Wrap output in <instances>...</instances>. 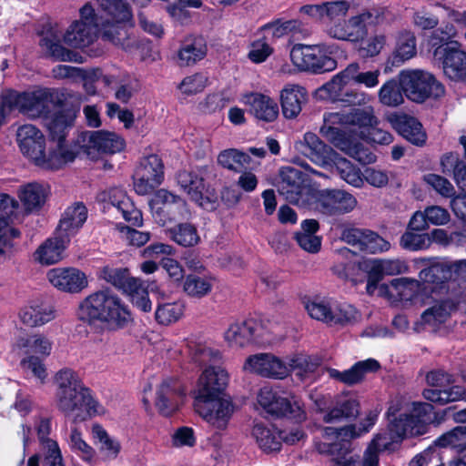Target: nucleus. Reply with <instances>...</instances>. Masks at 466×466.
Instances as JSON below:
<instances>
[{
    "label": "nucleus",
    "instance_id": "39",
    "mask_svg": "<svg viewBox=\"0 0 466 466\" xmlns=\"http://www.w3.org/2000/svg\"><path fill=\"white\" fill-rule=\"evenodd\" d=\"M463 267L466 268V260L453 264L436 263L420 270L419 277L425 285L426 283H443L451 279L453 272L461 270Z\"/></svg>",
    "mask_w": 466,
    "mask_h": 466
},
{
    "label": "nucleus",
    "instance_id": "33",
    "mask_svg": "<svg viewBox=\"0 0 466 466\" xmlns=\"http://www.w3.org/2000/svg\"><path fill=\"white\" fill-rule=\"evenodd\" d=\"M390 121L398 133L411 144L422 146L426 142V133L415 117L405 114L395 115Z\"/></svg>",
    "mask_w": 466,
    "mask_h": 466
},
{
    "label": "nucleus",
    "instance_id": "4",
    "mask_svg": "<svg viewBox=\"0 0 466 466\" xmlns=\"http://www.w3.org/2000/svg\"><path fill=\"white\" fill-rule=\"evenodd\" d=\"M56 401L57 409L66 416L85 410L90 416L104 413V408L94 399L78 374L68 368L55 375Z\"/></svg>",
    "mask_w": 466,
    "mask_h": 466
},
{
    "label": "nucleus",
    "instance_id": "30",
    "mask_svg": "<svg viewBox=\"0 0 466 466\" xmlns=\"http://www.w3.org/2000/svg\"><path fill=\"white\" fill-rule=\"evenodd\" d=\"M287 366L289 376L295 371L299 380L306 384H310L320 377L319 363L307 355L296 353L287 356Z\"/></svg>",
    "mask_w": 466,
    "mask_h": 466
},
{
    "label": "nucleus",
    "instance_id": "8",
    "mask_svg": "<svg viewBox=\"0 0 466 466\" xmlns=\"http://www.w3.org/2000/svg\"><path fill=\"white\" fill-rule=\"evenodd\" d=\"M101 10L106 18L104 38L116 46L126 48L125 41L127 39L126 26L131 22L132 13L128 4L124 0H98Z\"/></svg>",
    "mask_w": 466,
    "mask_h": 466
},
{
    "label": "nucleus",
    "instance_id": "43",
    "mask_svg": "<svg viewBox=\"0 0 466 466\" xmlns=\"http://www.w3.org/2000/svg\"><path fill=\"white\" fill-rule=\"evenodd\" d=\"M377 419L378 414L374 411H370L363 421L360 422L359 427L352 424L341 428L326 427L323 430V434L326 437L334 436L339 438V436H343L351 440L368 432L375 425Z\"/></svg>",
    "mask_w": 466,
    "mask_h": 466
},
{
    "label": "nucleus",
    "instance_id": "53",
    "mask_svg": "<svg viewBox=\"0 0 466 466\" xmlns=\"http://www.w3.org/2000/svg\"><path fill=\"white\" fill-rule=\"evenodd\" d=\"M365 268L371 269L381 279L385 275L393 276L404 273L407 265L400 259H370L365 262Z\"/></svg>",
    "mask_w": 466,
    "mask_h": 466
},
{
    "label": "nucleus",
    "instance_id": "2",
    "mask_svg": "<svg viewBox=\"0 0 466 466\" xmlns=\"http://www.w3.org/2000/svg\"><path fill=\"white\" fill-rule=\"evenodd\" d=\"M399 407L391 404L387 411L389 425L379 432L370 444L377 451L391 450L395 444L409 437L421 436L428 432L433 406L426 402H413L411 412L397 416Z\"/></svg>",
    "mask_w": 466,
    "mask_h": 466
},
{
    "label": "nucleus",
    "instance_id": "16",
    "mask_svg": "<svg viewBox=\"0 0 466 466\" xmlns=\"http://www.w3.org/2000/svg\"><path fill=\"white\" fill-rule=\"evenodd\" d=\"M153 217L158 224L165 225L167 221L183 217L187 212L184 199L170 191L161 188L157 190L149 201Z\"/></svg>",
    "mask_w": 466,
    "mask_h": 466
},
{
    "label": "nucleus",
    "instance_id": "34",
    "mask_svg": "<svg viewBox=\"0 0 466 466\" xmlns=\"http://www.w3.org/2000/svg\"><path fill=\"white\" fill-rule=\"evenodd\" d=\"M360 411V405L353 398L339 397L335 404L322 416L325 423L332 424L354 420Z\"/></svg>",
    "mask_w": 466,
    "mask_h": 466
},
{
    "label": "nucleus",
    "instance_id": "3",
    "mask_svg": "<svg viewBox=\"0 0 466 466\" xmlns=\"http://www.w3.org/2000/svg\"><path fill=\"white\" fill-rule=\"evenodd\" d=\"M78 319L88 325H100L110 330L128 326L132 314L123 299L109 289L90 293L77 308Z\"/></svg>",
    "mask_w": 466,
    "mask_h": 466
},
{
    "label": "nucleus",
    "instance_id": "54",
    "mask_svg": "<svg viewBox=\"0 0 466 466\" xmlns=\"http://www.w3.org/2000/svg\"><path fill=\"white\" fill-rule=\"evenodd\" d=\"M172 240L183 247H194L200 241L197 228L191 223H180L168 229Z\"/></svg>",
    "mask_w": 466,
    "mask_h": 466
},
{
    "label": "nucleus",
    "instance_id": "23",
    "mask_svg": "<svg viewBox=\"0 0 466 466\" xmlns=\"http://www.w3.org/2000/svg\"><path fill=\"white\" fill-rule=\"evenodd\" d=\"M228 382V374L219 366H209L201 373L195 400L220 398Z\"/></svg>",
    "mask_w": 466,
    "mask_h": 466
},
{
    "label": "nucleus",
    "instance_id": "47",
    "mask_svg": "<svg viewBox=\"0 0 466 466\" xmlns=\"http://www.w3.org/2000/svg\"><path fill=\"white\" fill-rule=\"evenodd\" d=\"M319 230V223L315 219H305L301 223V230L295 234V239L301 248L317 253L320 249L321 239L316 236Z\"/></svg>",
    "mask_w": 466,
    "mask_h": 466
},
{
    "label": "nucleus",
    "instance_id": "9",
    "mask_svg": "<svg viewBox=\"0 0 466 466\" xmlns=\"http://www.w3.org/2000/svg\"><path fill=\"white\" fill-rule=\"evenodd\" d=\"M350 73H352L351 67H346L339 72L317 89L316 96L319 99L339 102L349 106L366 105L370 100L367 94L348 87L349 83L351 82L349 75Z\"/></svg>",
    "mask_w": 466,
    "mask_h": 466
},
{
    "label": "nucleus",
    "instance_id": "60",
    "mask_svg": "<svg viewBox=\"0 0 466 466\" xmlns=\"http://www.w3.org/2000/svg\"><path fill=\"white\" fill-rule=\"evenodd\" d=\"M443 171L452 169L457 186L466 193V163L460 161L453 153L444 156L441 159Z\"/></svg>",
    "mask_w": 466,
    "mask_h": 466
},
{
    "label": "nucleus",
    "instance_id": "45",
    "mask_svg": "<svg viewBox=\"0 0 466 466\" xmlns=\"http://www.w3.org/2000/svg\"><path fill=\"white\" fill-rule=\"evenodd\" d=\"M177 183L195 202H200L206 189L204 178L194 171H180L177 175Z\"/></svg>",
    "mask_w": 466,
    "mask_h": 466
},
{
    "label": "nucleus",
    "instance_id": "63",
    "mask_svg": "<svg viewBox=\"0 0 466 466\" xmlns=\"http://www.w3.org/2000/svg\"><path fill=\"white\" fill-rule=\"evenodd\" d=\"M183 289L190 297L202 298L211 291L212 284L207 278L189 274L186 277Z\"/></svg>",
    "mask_w": 466,
    "mask_h": 466
},
{
    "label": "nucleus",
    "instance_id": "1",
    "mask_svg": "<svg viewBox=\"0 0 466 466\" xmlns=\"http://www.w3.org/2000/svg\"><path fill=\"white\" fill-rule=\"evenodd\" d=\"M73 115L60 110L48 120L47 127L54 146L46 150V137L36 127L26 124L18 127L16 141L22 154L34 165L45 170H57L73 162L76 153L66 138L73 124Z\"/></svg>",
    "mask_w": 466,
    "mask_h": 466
},
{
    "label": "nucleus",
    "instance_id": "12",
    "mask_svg": "<svg viewBox=\"0 0 466 466\" xmlns=\"http://www.w3.org/2000/svg\"><path fill=\"white\" fill-rule=\"evenodd\" d=\"M428 388L422 396L428 401L438 405L466 400V390L453 383L452 376L443 370H431L426 375Z\"/></svg>",
    "mask_w": 466,
    "mask_h": 466
},
{
    "label": "nucleus",
    "instance_id": "13",
    "mask_svg": "<svg viewBox=\"0 0 466 466\" xmlns=\"http://www.w3.org/2000/svg\"><path fill=\"white\" fill-rule=\"evenodd\" d=\"M258 404L268 414L276 417L302 421L306 418L301 401L292 396L290 399L278 396L271 388L263 387L258 393Z\"/></svg>",
    "mask_w": 466,
    "mask_h": 466
},
{
    "label": "nucleus",
    "instance_id": "50",
    "mask_svg": "<svg viewBox=\"0 0 466 466\" xmlns=\"http://www.w3.org/2000/svg\"><path fill=\"white\" fill-rule=\"evenodd\" d=\"M252 436L264 451H277L281 447V435L276 429H271L262 423H256L252 429Z\"/></svg>",
    "mask_w": 466,
    "mask_h": 466
},
{
    "label": "nucleus",
    "instance_id": "51",
    "mask_svg": "<svg viewBox=\"0 0 466 466\" xmlns=\"http://www.w3.org/2000/svg\"><path fill=\"white\" fill-rule=\"evenodd\" d=\"M330 168H335L339 177L348 184L360 187L363 184L362 173L360 168L356 167L350 161L340 157L337 152L335 153L332 166Z\"/></svg>",
    "mask_w": 466,
    "mask_h": 466
},
{
    "label": "nucleus",
    "instance_id": "7",
    "mask_svg": "<svg viewBox=\"0 0 466 466\" xmlns=\"http://www.w3.org/2000/svg\"><path fill=\"white\" fill-rule=\"evenodd\" d=\"M400 85L408 99L422 103L429 97H440L445 89L435 76L420 69H406L399 74Z\"/></svg>",
    "mask_w": 466,
    "mask_h": 466
},
{
    "label": "nucleus",
    "instance_id": "49",
    "mask_svg": "<svg viewBox=\"0 0 466 466\" xmlns=\"http://www.w3.org/2000/svg\"><path fill=\"white\" fill-rule=\"evenodd\" d=\"M15 347L26 356L35 353L39 357H47L52 350V342L43 335L34 334L19 338L16 340Z\"/></svg>",
    "mask_w": 466,
    "mask_h": 466
},
{
    "label": "nucleus",
    "instance_id": "6",
    "mask_svg": "<svg viewBox=\"0 0 466 466\" xmlns=\"http://www.w3.org/2000/svg\"><path fill=\"white\" fill-rule=\"evenodd\" d=\"M53 102V93L48 88L39 87L33 91L18 93L9 91L2 96L0 103V127L13 110L31 117L46 116Z\"/></svg>",
    "mask_w": 466,
    "mask_h": 466
},
{
    "label": "nucleus",
    "instance_id": "62",
    "mask_svg": "<svg viewBox=\"0 0 466 466\" xmlns=\"http://www.w3.org/2000/svg\"><path fill=\"white\" fill-rule=\"evenodd\" d=\"M250 157L248 154L235 148L225 149L218 156V163L223 167L238 171V167L248 164Z\"/></svg>",
    "mask_w": 466,
    "mask_h": 466
},
{
    "label": "nucleus",
    "instance_id": "37",
    "mask_svg": "<svg viewBox=\"0 0 466 466\" xmlns=\"http://www.w3.org/2000/svg\"><path fill=\"white\" fill-rule=\"evenodd\" d=\"M86 218V208L81 203H76L66 209L56 231L62 236H66L68 240H70L83 226Z\"/></svg>",
    "mask_w": 466,
    "mask_h": 466
},
{
    "label": "nucleus",
    "instance_id": "36",
    "mask_svg": "<svg viewBox=\"0 0 466 466\" xmlns=\"http://www.w3.org/2000/svg\"><path fill=\"white\" fill-rule=\"evenodd\" d=\"M307 92L299 85L289 84L281 90L280 102L283 116L295 118L301 111V105L306 100Z\"/></svg>",
    "mask_w": 466,
    "mask_h": 466
},
{
    "label": "nucleus",
    "instance_id": "48",
    "mask_svg": "<svg viewBox=\"0 0 466 466\" xmlns=\"http://www.w3.org/2000/svg\"><path fill=\"white\" fill-rule=\"evenodd\" d=\"M40 46L46 51L49 56L58 61H69L82 63V56L64 47L59 38L52 33L46 35L40 40Z\"/></svg>",
    "mask_w": 466,
    "mask_h": 466
},
{
    "label": "nucleus",
    "instance_id": "55",
    "mask_svg": "<svg viewBox=\"0 0 466 466\" xmlns=\"http://www.w3.org/2000/svg\"><path fill=\"white\" fill-rule=\"evenodd\" d=\"M404 93L400 79H390L384 83L379 90L380 102L387 106L396 107L404 102Z\"/></svg>",
    "mask_w": 466,
    "mask_h": 466
},
{
    "label": "nucleus",
    "instance_id": "44",
    "mask_svg": "<svg viewBox=\"0 0 466 466\" xmlns=\"http://www.w3.org/2000/svg\"><path fill=\"white\" fill-rule=\"evenodd\" d=\"M98 277L120 289L133 291L139 286L138 279L130 278L127 268L105 266L100 268Z\"/></svg>",
    "mask_w": 466,
    "mask_h": 466
},
{
    "label": "nucleus",
    "instance_id": "61",
    "mask_svg": "<svg viewBox=\"0 0 466 466\" xmlns=\"http://www.w3.org/2000/svg\"><path fill=\"white\" fill-rule=\"evenodd\" d=\"M184 309V304L180 301L158 304L155 313L156 319L163 325L176 322L182 317Z\"/></svg>",
    "mask_w": 466,
    "mask_h": 466
},
{
    "label": "nucleus",
    "instance_id": "46",
    "mask_svg": "<svg viewBox=\"0 0 466 466\" xmlns=\"http://www.w3.org/2000/svg\"><path fill=\"white\" fill-rule=\"evenodd\" d=\"M335 439L339 441L329 444L319 445L318 450L320 453H330L335 455L333 461L337 466H358V461L353 456H348L350 451V439L339 436Z\"/></svg>",
    "mask_w": 466,
    "mask_h": 466
},
{
    "label": "nucleus",
    "instance_id": "5",
    "mask_svg": "<svg viewBox=\"0 0 466 466\" xmlns=\"http://www.w3.org/2000/svg\"><path fill=\"white\" fill-rule=\"evenodd\" d=\"M375 116L371 106L350 111L325 112L319 134L337 148L347 146L355 136L363 135L362 127L371 126Z\"/></svg>",
    "mask_w": 466,
    "mask_h": 466
},
{
    "label": "nucleus",
    "instance_id": "27",
    "mask_svg": "<svg viewBox=\"0 0 466 466\" xmlns=\"http://www.w3.org/2000/svg\"><path fill=\"white\" fill-rule=\"evenodd\" d=\"M393 294L404 303L426 304L427 287L421 281L410 278H398L390 281Z\"/></svg>",
    "mask_w": 466,
    "mask_h": 466
},
{
    "label": "nucleus",
    "instance_id": "15",
    "mask_svg": "<svg viewBox=\"0 0 466 466\" xmlns=\"http://www.w3.org/2000/svg\"><path fill=\"white\" fill-rule=\"evenodd\" d=\"M196 412L213 429L223 431L227 428L234 413V405L230 400L214 398L195 400Z\"/></svg>",
    "mask_w": 466,
    "mask_h": 466
},
{
    "label": "nucleus",
    "instance_id": "10",
    "mask_svg": "<svg viewBox=\"0 0 466 466\" xmlns=\"http://www.w3.org/2000/svg\"><path fill=\"white\" fill-rule=\"evenodd\" d=\"M331 54V46L326 45H298L292 47L290 59L301 70L323 74L337 68V61Z\"/></svg>",
    "mask_w": 466,
    "mask_h": 466
},
{
    "label": "nucleus",
    "instance_id": "24",
    "mask_svg": "<svg viewBox=\"0 0 466 466\" xmlns=\"http://www.w3.org/2000/svg\"><path fill=\"white\" fill-rule=\"evenodd\" d=\"M185 395L186 390L180 380L167 378L157 390L156 407L162 415L169 416L177 410Z\"/></svg>",
    "mask_w": 466,
    "mask_h": 466
},
{
    "label": "nucleus",
    "instance_id": "11",
    "mask_svg": "<svg viewBox=\"0 0 466 466\" xmlns=\"http://www.w3.org/2000/svg\"><path fill=\"white\" fill-rule=\"evenodd\" d=\"M224 339L230 348L242 349L253 344L269 341L268 330L263 321L256 318L236 320L224 332Z\"/></svg>",
    "mask_w": 466,
    "mask_h": 466
},
{
    "label": "nucleus",
    "instance_id": "58",
    "mask_svg": "<svg viewBox=\"0 0 466 466\" xmlns=\"http://www.w3.org/2000/svg\"><path fill=\"white\" fill-rule=\"evenodd\" d=\"M361 314L350 304L339 303L334 300L333 310L330 324L349 325L354 324L360 320Z\"/></svg>",
    "mask_w": 466,
    "mask_h": 466
},
{
    "label": "nucleus",
    "instance_id": "18",
    "mask_svg": "<svg viewBox=\"0 0 466 466\" xmlns=\"http://www.w3.org/2000/svg\"><path fill=\"white\" fill-rule=\"evenodd\" d=\"M305 174L292 167H285L280 170L279 193L289 203L303 206L308 201Z\"/></svg>",
    "mask_w": 466,
    "mask_h": 466
},
{
    "label": "nucleus",
    "instance_id": "56",
    "mask_svg": "<svg viewBox=\"0 0 466 466\" xmlns=\"http://www.w3.org/2000/svg\"><path fill=\"white\" fill-rule=\"evenodd\" d=\"M365 137L366 134L363 130V135L355 136V137L347 141L346 147H339V149L363 165L374 163L376 161V156L368 148L364 147L359 141L360 139H365Z\"/></svg>",
    "mask_w": 466,
    "mask_h": 466
},
{
    "label": "nucleus",
    "instance_id": "31",
    "mask_svg": "<svg viewBox=\"0 0 466 466\" xmlns=\"http://www.w3.org/2000/svg\"><path fill=\"white\" fill-rule=\"evenodd\" d=\"M69 242L66 236H62L56 231L53 237L47 238L35 250V260L46 266L59 262Z\"/></svg>",
    "mask_w": 466,
    "mask_h": 466
},
{
    "label": "nucleus",
    "instance_id": "20",
    "mask_svg": "<svg viewBox=\"0 0 466 466\" xmlns=\"http://www.w3.org/2000/svg\"><path fill=\"white\" fill-rule=\"evenodd\" d=\"M357 199L351 194L340 189H324L319 192L316 208L329 216L341 215L352 211Z\"/></svg>",
    "mask_w": 466,
    "mask_h": 466
},
{
    "label": "nucleus",
    "instance_id": "41",
    "mask_svg": "<svg viewBox=\"0 0 466 466\" xmlns=\"http://www.w3.org/2000/svg\"><path fill=\"white\" fill-rule=\"evenodd\" d=\"M47 187L41 183L32 182L20 187L18 197L27 212L38 210L46 202Z\"/></svg>",
    "mask_w": 466,
    "mask_h": 466
},
{
    "label": "nucleus",
    "instance_id": "35",
    "mask_svg": "<svg viewBox=\"0 0 466 466\" xmlns=\"http://www.w3.org/2000/svg\"><path fill=\"white\" fill-rule=\"evenodd\" d=\"M443 72L451 80L466 82V53L455 47L443 48Z\"/></svg>",
    "mask_w": 466,
    "mask_h": 466
},
{
    "label": "nucleus",
    "instance_id": "25",
    "mask_svg": "<svg viewBox=\"0 0 466 466\" xmlns=\"http://www.w3.org/2000/svg\"><path fill=\"white\" fill-rule=\"evenodd\" d=\"M240 101L248 108V112L258 121L274 122L279 114L278 103L270 96L258 92L242 95Z\"/></svg>",
    "mask_w": 466,
    "mask_h": 466
},
{
    "label": "nucleus",
    "instance_id": "17",
    "mask_svg": "<svg viewBox=\"0 0 466 466\" xmlns=\"http://www.w3.org/2000/svg\"><path fill=\"white\" fill-rule=\"evenodd\" d=\"M243 370L263 378L283 380L289 377L287 357L279 358L271 353H258L248 357Z\"/></svg>",
    "mask_w": 466,
    "mask_h": 466
},
{
    "label": "nucleus",
    "instance_id": "22",
    "mask_svg": "<svg viewBox=\"0 0 466 466\" xmlns=\"http://www.w3.org/2000/svg\"><path fill=\"white\" fill-rule=\"evenodd\" d=\"M294 147L297 152L320 167L332 166L336 151L321 141L314 133H305L302 139L295 142Z\"/></svg>",
    "mask_w": 466,
    "mask_h": 466
},
{
    "label": "nucleus",
    "instance_id": "38",
    "mask_svg": "<svg viewBox=\"0 0 466 466\" xmlns=\"http://www.w3.org/2000/svg\"><path fill=\"white\" fill-rule=\"evenodd\" d=\"M207 55V46L201 38L187 37L180 45L177 55L179 66H191Z\"/></svg>",
    "mask_w": 466,
    "mask_h": 466
},
{
    "label": "nucleus",
    "instance_id": "21",
    "mask_svg": "<svg viewBox=\"0 0 466 466\" xmlns=\"http://www.w3.org/2000/svg\"><path fill=\"white\" fill-rule=\"evenodd\" d=\"M83 147L87 155L95 153L116 154L126 146L122 137L115 132L97 130L82 134Z\"/></svg>",
    "mask_w": 466,
    "mask_h": 466
},
{
    "label": "nucleus",
    "instance_id": "28",
    "mask_svg": "<svg viewBox=\"0 0 466 466\" xmlns=\"http://www.w3.org/2000/svg\"><path fill=\"white\" fill-rule=\"evenodd\" d=\"M35 429L44 455L43 466H64L57 442L48 438L51 431L50 419L39 417L35 421Z\"/></svg>",
    "mask_w": 466,
    "mask_h": 466
},
{
    "label": "nucleus",
    "instance_id": "40",
    "mask_svg": "<svg viewBox=\"0 0 466 466\" xmlns=\"http://www.w3.org/2000/svg\"><path fill=\"white\" fill-rule=\"evenodd\" d=\"M456 309V303L450 298L434 299L432 305L420 316L421 322L430 326H438L448 320Z\"/></svg>",
    "mask_w": 466,
    "mask_h": 466
},
{
    "label": "nucleus",
    "instance_id": "19",
    "mask_svg": "<svg viewBox=\"0 0 466 466\" xmlns=\"http://www.w3.org/2000/svg\"><path fill=\"white\" fill-rule=\"evenodd\" d=\"M96 199L104 203V208L112 206L121 214L123 218L133 226L140 227L143 224L142 213L137 209L126 192L119 187H112L100 192Z\"/></svg>",
    "mask_w": 466,
    "mask_h": 466
},
{
    "label": "nucleus",
    "instance_id": "59",
    "mask_svg": "<svg viewBox=\"0 0 466 466\" xmlns=\"http://www.w3.org/2000/svg\"><path fill=\"white\" fill-rule=\"evenodd\" d=\"M92 434L94 439L99 442L100 451L106 459L116 458L120 451V444L116 440L112 439L106 430L98 424L92 427Z\"/></svg>",
    "mask_w": 466,
    "mask_h": 466
},
{
    "label": "nucleus",
    "instance_id": "52",
    "mask_svg": "<svg viewBox=\"0 0 466 466\" xmlns=\"http://www.w3.org/2000/svg\"><path fill=\"white\" fill-rule=\"evenodd\" d=\"M416 53L417 46L414 34L410 31H404L400 34L397 39L392 63L399 66L412 58Z\"/></svg>",
    "mask_w": 466,
    "mask_h": 466
},
{
    "label": "nucleus",
    "instance_id": "26",
    "mask_svg": "<svg viewBox=\"0 0 466 466\" xmlns=\"http://www.w3.org/2000/svg\"><path fill=\"white\" fill-rule=\"evenodd\" d=\"M49 282L57 289L77 293L87 287L86 276L75 268H56L47 273Z\"/></svg>",
    "mask_w": 466,
    "mask_h": 466
},
{
    "label": "nucleus",
    "instance_id": "14",
    "mask_svg": "<svg viewBox=\"0 0 466 466\" xmlns=\"http://www.w3.org/2000/svg\"><path fill=\"white\" fill-rule=\"evenodd\" d=\"M19 203L13 197L0 193V262L11 253L15 238L20 237V231L9 222L17 218Z\"/></svg>",
    "mask_w": 466,
    "mask_h": 466
},
{
    "label": "nucleus",
    "instance_id": "42",
    "mask_svg": "<svg viewBox=\"0 0 466 466\" xmlns=\"http://www.w3.org/2000/svg\"><path fill=\"white\" fill-rule=\"evenodd\" d=\"M97 32L95 26L76 21L65 33L64 41L73 47L82 48L94 41Z\"/></svg>",
    "mask_w": 466,
    "mask_h": 466
},
{
    "label": "nucleus",
    "instance_id": "29",
    "mask_svg": "<svg viewBox=\"0 0 466 466\" xmlns=\"http://www.w3.org/2000/svg\"><path fill=\"white\" fill-rule=\"evenodd\" d=\"M380 369V364L375 359H367L356 362L351 368L339 371L336 369L329 368L327 370L329 377L352 386L360 383L368 373L376 372Z\"/></svg>",
    "mask_w": 466,
    "mask_h": 466
},
{
    "label": "nucleus",
    "instance_id": "57",
    "mask_svg": "<svg viewBox=\"0 0 466 466\" xmlns=\"http://www.w3.org/2000/svg\"><path fill=\"white\" fill-rule=\"evenodd\" d=\"M333 305V299L315 298L306 302L305 309L312 319L330 324Z\"/></svg>",
    "mask_w": 466,
    "mask_h": 466
},
{
    "label": "nucleus",
    "instance_id": "32",
    "mask_svg": "<svg viewBox=\"0 0 466 466\" xmlns=\"http://www.w3.org/2000/svg\"><path fill=\"white\" fill-rule=\"evenodd\" d=\"M19 319L27 327H39L55 319V310L42 300H33L20 309Z\"/></svg>",
    "mask_w": 466,
    "mask_h": 466
},
{
    "label": "nucleus",
    "instance_id": "64",
    "mask_svg": "<svg viewBox=\"0 0 466 466\" xmlns=\"http://www.w3.org/2000/svg\"><path fill=\"white\" fill-rule=\"evenodd\" d=\"M431 237L427 233L408 229L400 238L402 248L409 250H420L430 247Z\"/></svg>",
    "mask_w": 466,
    "mask_h": 466
}]
</instances>
